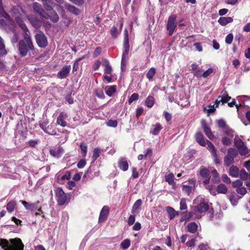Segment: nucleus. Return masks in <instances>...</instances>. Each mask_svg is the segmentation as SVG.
Returning a JSON list of instances; mask_svg holds the SVG:
<instances>
[{"mask_svg": "<svg viewBox=\"0 0 250 250\" xmlns=\"http://www.w3.org/2000/svg\"><path fill=\"white\" fill-rule=\"evenodd\" d=\"M124 47L125 50L124 51L121 62V68L123 70L126 65V61L128 58V54L129 49V45L126 44H124Z\"/></svg>", "mask_w": 250, "mask_h": 250, "instance_id": "4468645a", "label": "nucleus"}, {"mask_svg": "<svg viewBox=\"0 0 250 250\" xmlns=\"http://www.w3.org/2000/svg\"><path fill=\"white\" fill-rule=\"evenodd\" d=\"M206 145H207L208 148L211 154L216 152V149H215L214 145L210 141L206 140Z\"/></svg>", "mask_w": 250, "mask_h": 250, "instance_id": "37998d69", "label": "nucleus"}, {"mask_svg": "<svg viewBox=\"0 0 250 250\" xmlns=\"http://www.w3.org/2000/svg\"><path fill=\"white\" fill-rule=\"evenodd\" d=\"M80 148L83 152V156L85 157L87 153V146L85 145L82 144L80 145Z\"/></svg>", "mask_w": 250, "mask_h": 250, "instance_id": "6e6d98bb", "label": "nucleus"}, {"mask_svg": "<svg viewBox=\"0 0 250 250\" xmlns=\"http://www.w3.org/2000/svg\"><path fill=\"white\" fill-rule=\"evenodd\" d=\"M47 16L48 18L45 19H50L53 22H57L59 21V16L55 11H52L50 15L47 14Z\"/></svg>", "mask_w": 250, "mask_h": 250, "instance_id": "473e14b6", "label": "nucleus"}, {"mask_svg": "<svg viewBox=\"0 0 250 250\" xmlns=\"http://www.w3.org/2000/svg\"><path fill=\"white\" fill-rule=\"evenodd\" d=\"M189 182L191 184V185L188 186L187 185H184L183 186V191L186 192L188 195H189L191 192L192 188L195 186V180L191 179L189 180Z\"/></svg>", "mask_w": 250, "mask_h": 250, "instance_id": "aec40b11", "label": "nucleus"}, {"mask_svg": "<svg viewBox=\"0 0 250 250\" xmlns=\"http://www.w3.org/2000/svg\"><path fill=\"white\" fill-rule=\"evenodd\" d=\"M203 127L205 134L209 139H211L213 137V135L210 128L207 126L205 123H203Z\"/></svg>", "mask_w": 250, "mask_h": 250, "instance_id": "c85d7f7f", "label": "nucleus"}, {"mask_svg": "<svg viewBox=\"0 0 250 250\" xmlns=\"http://www.w3.org/2000/svg\"><path fill=\"white\" fill-rule=\"evenodd\" d=\"M16 203L15 201H11L9 202L6 205V209L9 212H13L16 207Z\"/></svg>", "mask_w": 250, "mask_h": 250, "instance_id": "7c9ffc66", "label": "nucleus"}, {"mask_svg": "<svg viewBox=\"0 0 250 250\" xmlns=\"http://www.w3.org/2000/svg\"><path fill=\"white\" fill-rule=\"evenodd\" d=\"M198 226L194 222H191L187 226V230L188 232L194 233L197 230Z\"/></svg>", "mask_w": 250, "mask_h": 250, "instance_id": "bb28decb", "label": "nucleus"}, {"mask_svg": "<svg viewBox=\"0 0 250 250\" xmlns=\"http://www.w3.org/2000/svg\"><path fill=\"white\" fill-rule=\"evenodd\" d=\"M68 116L66 113L64 112H61L57 118V124L60 125L62 127L66 126V123L65 120L67 119Z\"/></svg>", "mask_w": 250, "mask_h": 250, "instance_id": "dca6fc26", "label": "nucleus"}, {"mask_svg": "<svg viewBox=\"0 0 250 250\" xmlns=\"http://www.w3.org/2000/svg\"><path fill=\"white\" fill-rule=\"evenodd\" d=\"M135 221V215H130V216L129 217L128 219V222H127L129 226H131L134 223Z\"/></svg>", "mask_w": 250, "mask_h": 250, "instance_id": "680f3d73", "label": "nucleus"}, {"mask_svg": "<svg viewBox=\"0 0 250 250\" xmlns=\"http://www.w3.org/2000/svg\"><path fill=\"white\" fill-rule=\"evenodd\" d=\"M130 245V242L129 239H125L121 243V246L124 249H127Z\"/></svg>", "mask_w": 250, "mask_h": 250, "instance_id": "c03bdc74", "label": "nucleus"}, {"mask_svg": "<svg viewBox=\"0 0 250 250\" xmlns=\"http://www.w3.org/2000/svg\"><path fill=\"white\" fill-rule=\"evenodd\" d=\"M240 198V197L235 193H232L229 195V200L233 206L237 204L238 201Z\"/></svg>", "mask_w": 250, "mask_h": 250, "instance_id": "cd10ccee", "label": "nucleus"}, {"mask_svg": "<svg viewBox=\"0 0 250 250\" xmlns=\"http://www.w3.org/2000/svg\"><path fill=\"white\" fill-rule=\"evenodd\" d=\"M220 181V178L216 170L212 171V177L210 179V183H217Z\"/></svg>", "mask_w": 250, "mask_h": 250, "instance_id": "c756f323", "label": "nucleus"}, {"mask_svg": "<svg viewBox=\"0 0 250 250\" xmlns=\"http://www.w3.org/2000/svg\"><path fill=\"white\" fill-rule=\"evenodd\" d=\"M7 52L5 49V46L3 43L2 40L0 37V56L5 55Z\"/></svg>", "mask_w": 250, "mask_h": 250, "instance_id": "a19ab883", "label": "nucleus"}, {"mask_svg": "<svg viewBox=\"0 0 250 250\" xmlns=\"http://www.w3.org/2000/svg\"><path fill=\"white\" fill-rule=\"evenodd\" d=\"M50 154L55 158H59L63 152V149L62 147L59 146L55 147L50 149Z\"/></svg>", "mask_w": 250, "mask_h": 250, "instance_id": "2eb2a0df", "label": "nucleus"}, {"mask_svg": "<svg viewBox=\"0 0 250 250\" xmlns=\"http://www.w3.org/2000/svg\"><path fill=\"white\" fill-rule=\"evenodd\" d=\"M218 193L225 194L227 191V188L224 184L219 185L216 188Z\"/></svg>", "mask_w": 250, "mask_h": 250, "instance_id": "c9c22d12", "label": "nucleus"}, {"mask_svg": "<svg viewBox=\"0 0 250 250\" xmlns=\"http://www.w3.org/2000/svg\"><path fill=\"white\" fill-rule=\"evenodd\" d=\"M222 181L227 183V184H229L230 183V179L228 177V176L226 174H223L222 176Z\"/></svg>", "mask_w": 250, "mask_h": 250, "instance_id": "774afa93", "label": "nucleus"}, {"mask_svg": "<svg viewBox=\"0 0 250 250\" xmlns=\"http://www.w3.org/2000/svg\"><path fill=\"white\" fill-rule=\"evenodd\" d=\"M222 143L225 146H229L231 144V141L227 137H224L222 139Z\"/></svg>", "mask_w": 250, "mask_h": 250, "instance_id": "e2e57ef3", "label": "nucleus"}, {"mask_svg": "<svg viewBox=\"0 0 250 250\" xmlns=\"http://www.w3.org/2000/svg\"><path fill=\"white\" fill-rule=\"evenodd\" d=\"M142 201L141 199L137 200L133 204L131 212L133 214H138L140 210V207L142 205Z\"/></svg>", "mask_w": 250, "mask_h": 250, "instance_id": "412c9836", "label": "nucleus"}, {"mask_svg": "<svg viewBox=\"0 0 250 250\" xmlns=\"http://www.w3.org/2000/svg\"><path fill=\"white\" fill-rule=\"evenodd\" d=\"M102 65L105 67L104 71L105 73L111 74L112 72V67L109 64V62L106 59L103 61Z\"/></svg>", "mask_w": 250, "mask_h": 250, "instance_id": "b1692460", "label": "nucleus"}, {"mask_svg": "<svg viewBox=\"0 0 250 250\" xmlns=\"http://www.w3.org/2000/svg\"><path fill=\"white\" fill-rule=\"evenodd\" d=\"M238 155V151L235 148H229L228 150L227 154L224 157V165L229 166L234 163V158Z\"/></svg>", "mask_w": 250, "mask_h": 250, "instance_id": "20e7f679", "label": "nucleus"}, {"mask_svg": "<svg viewBox=\"0 0 250 250\" xmlns=\"http://www.w3.org/2000/svg\"><path fill=\"white\" fill-rule=\"evenodd\" d=\"M195 239H192L186 243V245L188 247H193L195 245Z\"/></svg>", "mask_w": 250, "mask_h": 250, "instance_id": "69168bd1", "label": "nucleus"}, {"mask_svg": "<svg viewBox=\"0 0 250 250\" xmlns=\"http://www.w3.org/2000/svg\"><path fill=\"white\" fill-rule=\"evenodd\" d=\"M65 6L68 11L76 15H78L80 13V10L73 5L67 3L65 4Z\"/></svg>", "mask_w": 250, "mask_h": 250, "instance_id": "393cba45", "label": "nucleus"}, {"mask_svg": "<svg viewBox=\"0 0 250 250\" xmlns=\"http://www.w3.org/2000/svg\"><path fill=\"white\" fill-rule=\"evenodd\" d=\"M167 211L169 215V218L170 219H173L177 214L175 210L171 207H167Z\"/></svg>", "mask_w": 250, "mask_h": 250, "instance_id": "58836bf2", "label": "nucleus"}, {"mask_svg": "<svg viewBox=\"0 0 250 250\" xmlns=\"http://www.w3.org/2000/svg\"><path fill=\"white\" fill-rule=\"evenodd\" d=\"M36 42L41 47H45L47 44V39L42 33H39L35 36Z\"/></svg>", "mask_w": 250, "mask_h": 250, "instance_id": "9d476101", "label": "nucleus"}, {"mask_svg": "<svg viewBox=\"0 0 250 250\" xmlns=\"http://www.w3.org/2000/svg\"><path fill=\"white\" fill-rule=\"evenodd\" d=\"M222 103V104H224V102H223V96H219L218 97L217 99L215 101V103L214 105H215V107H217L218 106V104Z\"/></svg>", "mask_w": 250, "mask_h": 250, "instance_id": "bf43d9fd", "label": "nucleus"}, {"mask_svg": "<svg viewBox=\"0 0 250 250\" xmlns=\"http://www.w3.org/2000/svg\"><path fill=\"white\" fill-rule=\"evenodd\" d=\"M12 12L15 15V21L22 30H27V28L23 21L24 12L23 9L19 6L14 7Z\"/></svg>", "mask_w": 250, "mask_h": 250, "instance_id": "7ed1b4c3", "label": "nucleus"}, {"mask_svg": "<svg viewBox=\"0 0 250 250\" xmlns=\"http://www.w3.org/2000/svg\"><path fill=\"white\" fill-rule=\"evenodd\" d=\"M106 125L110 127H116L118 125L116 120H109L106 123Z\"/></svg>", "mask_w": 250, "mask_h": 250, "instance_id": "de8ad7c7", "label": "nucleus"}, {"mask_svg": "<svg viewBox=\"0 0 250 250\" xmlns=\"http://www.w3.org/2000/svg\"><path fill=\"white\" fill-rule=\"evenodd\" d=\"M30 49L25 41L20 40L19 42V51L20 54L21 56H25L29 50H32Z\"/></svg>", "mask_w": 250, "mask_h": 250, "instance_id": "1a4fd4ad", "label": "nucleus"}, {"mask_svg": "<svg viewBox=\"0 0 250 250\" xmlns=\"http://www.w3.org/2000/svg\"><path fill=\"white\" fill-rule=\"evenodd\" d=\"M176 18L177 16L175 14L170 15L168 18L167 22V30L168 31V34L170 36L173 34L175 30V29L176 27Z\"/></svg>", "mask_w": 250, "mask_h": 250, "instance_id": "39448f33", "label": "nucleus"}, {"mask_svg": "<svg viewBox=\"0 0 250 250\" xmlns=\"http://www.w3.org/2000/svg\"><path fill=\"white\" fill-rule=\"evenodd\" d=\"M213 72V69L212 68H208L207 70L205 71L202 74V77L204 78L208 77L210 74Z\"/></svg>", "mask_w": 250, "mask_h": 250, "instance_id": "4d7b16f0", "label": "nucleus"}, {"mask_svg": "<svg viewBox=\"0 0 250 250\" xmlns=\"http://www.w3.org/2000/svg\"><path fill=\"white\" fill-rule=\"evenodd\" d=\"M86 165V162L84 160H81L77 164V167L80 168H83Z\"/></svg>", "mask_w": 250, "mask_h": 250, "instance_id": "338daca9", "label": "nucleus"}, {"mask_svg": "<svg viewBox=\"0 0 250 250\" xmlns=\"http://www.w3.org/2000/svg\"><path fill=\"white\" fill-rule=\"evenodd\" d=\"M199 250H208V246L207 244L201 243L198 246Z\"/></svg>", "mask_w": 250, "mask_h": 250, "instance_id": "0e129e2a", "label": "nucleus"}, {"mask_svg": "<svg viewBox=\"0 0 250 250\" xmlns=\"http://www.w3.org/2000/svg\"><path fill=\"white\" fill-rule=\"evenodd\" d=\"M139 99V95L137 93H133L131 95L128 99L129 104L132 103L133 102Z\"/></svg>", "mask_w": 250, "mask_h": 250, "instance_id": "3c124183", "label": "nucleus"}, {"mask_svg": "<svg viewBox=\"0 0 250 250\" xmlns=\"http://www.w3.org/2000/svg\"><path fill=\"white\" fill-rule=\"evenodd\" d=\"M0 246L4 250H23L24 245L20 238L11 239L8 241L6 239L0 240Z\"/></svg>", "mask_w": 250, "mask_h": 250, "instance_id": "f257e3e1", "label": "nucleus"}, {"mask_svg": "<svg viewBox=\"0 0 250 250\" xmlns=\"http://www.w3.org/2000/svg\"><path fill=\"white\" fill-rule=\"evenodd\" d=\"M162 128L163 127L160 124L157 123L152 126L150 133L154 135H157Z\"/></svg>", "mask_w": 250, "mask_h": 250, "instance_id": "5701e85b", "label": "nucleus"}, {"mask_svg": "<svg viewBox=\"0 0 250 250\" xmlns=\"http://www.w3.org/2000/svg\"><path fill=\"white\" fill-rule=\"evenodd\" d=\"M234 144L235 146L237 147L238 149L245 145L244 142L241 140H237L234 141Z\"/></svg>", "mask_w": 250, "mask_h": 250, "instance_id": "052dcab7", "label": "nucleus"}, {"mask_svg": "<svg viewBox=\"0 0 250 250\" xmlns=\"http://www.w3.org/2000/svg\"><path fill=\"white\" fill-rule=\"evenodd\" d=\"M118 166L119 168L122 170L125 171H126L128 168V164L127 162L126 158H121L119 159L118 163Z\"/></svg>", "mask_w": 250, "mask_h": 250, "instance_id": "6ab92c4d", "label": "nucleus"}, {"mask_svg": "<svg viewBox=\"0 0 250 250\" xmlns=\"http://www.w3.org/2000/svg\"><path fill=\"white\" fill-rule=\"evenodd\" d=\"M233 21L231 17H221L219 19L218 22L222 25H226L228 23H231Z\"/></svg>", "mask_w": 250, "mask_h": 250, "instance_id": "a878e982", "label": "nucleus"}, {"mask_svg": "<svg viewBox=\"0 0 250 250\" xmlns=\"http://www.w3.org/2000/svg\"><path fill=\"white\" fill-rule=\"evenodd\" d=\"M191 70L193 71L194 76L198 78H201L202 69L199 67L198 65L196 63H194L191 64Z\"/></svg>", "mask_w": 250, "mask_h": 250, "instance_id": "f3484780", "label": "nucleus"}, {"mask_svg": "<svg viewBox=\"0 0 250 250\" xmlns=\"http://www.w3.org/2000/svg\"><path fill=\"white\" fill-rule=\"evenodd\" d=\"M24 32L23 34V41H25L27 45H28L29 48L30 49H34V46L33 43L32 42L30 37L28 34V29H27V31L23 30Z\"/></svg>", "mask_w": 250, "mask_h": 250, "instance_id": "a211bd4d", "label": "nucleus"}, {"mask_svg": "<svg viewBox=\"0 0 250 250\" xmlns=\"http://www.w3.org/2000/svg\"><path fill=\"white\" fill-rule=\"evenodd\" d=\"M209 208L208 203L205 199H201L200 203L197 205L194 209L196 213H201L207 211Z\"/></svg>", "mask_w": 250, "mask_h": 250, "instance_id": "0eeeda50", "label": "nucleus"}, {"mask_svg": "<svg viewBox=\"0 0 250 250\" xmlns=\"http://www.w3.org/2000/svg\"><path fill=\"white\" fill-rule=\"evenodd\" d=\"M239 169L235 166H232L229 168V175L234 177H236L238 175Z\"/></svg>", "mask_w": 250, "mask_h": 250, "instance_id": "f704fd0d", "label": "nucleus"}, {"mask_svg": "<svg viewBox=\"0 0 250 250\" xmlns=\"http://www.w3.org/2000/svg\"><path fill=\"white\" fill-rule=\"evenodd\" d=\"M156 73V70L154 67H151L148 71L146 74V77L149 80L151 81L153 79V76Z\"/></svg>", "mask_w": 250, "mask_h": 250, "instance_id": "4c0bfd02", "label": "nucleus"}, {"mask_svg": "<svg viewBox=\"0 0 250 250\" xmlns=\"http://www.w3.org/2000/svg\"><path fill=\"white\" fill-rule=\"evenodd\" d=\"M217 125L219 127L225 129L227 126L225 121L223 119H220L217 121Z\"/></svg>", "mask_w": 250, "mask_h": 250, "instance_id": "8fccbe9b", "label": "nucleus"}, {"mask_svg": "<svg viewBox=\"0 0 250 250\" xmlns=\"http://www.w3.org/2000/svg\"><path fill=\"white\" fill-rule=\"evenodd\" d=\"M71 66L65 65L62 67V68L57 73V77L59 79H63L66 78L70 71Z\"/></svg>", "mask_w": 250, "mask_h": 250, "instance_id": "ddd939ff", "label": "nucleus"}, {"mask_svg": "<svg viewBox=\"0 0 250 250\" xmlns=\"http://www.w3.org/2000/svg\"><path fill=\"white\" fill-rule=\"evenodd\" d=\"M221 96L223 97V102L224 103L228 102L231 99V97L228 95L226 91H223Z\"/></svg>", "mask_w": 250, "mask_h": 250, "instance_id": "09e8293b", "label": "nucleus"}, {"mask_svg": "<svg viewBox=\"0 0 250 250\" xmlns=\"http://www.w3.org/2000/svg\"><path fill=\"white\" fill-rule=\"evenodd\" d=\"M116 86L115 85L106 86L105 87L106 94L109 96H111L116 91Z\"/></svg>", "mask_w": 250, "mask_h": 250, "instance_id": "72a5a7b5", "label": "nucleus"}, {"mask_svg": "<svg viewBox=\"0 0 250 250\" xmlns=\"http://www.w3.org/2000/svg\"><path fill=\"white\" fill-rule=\"evenodd\" d=\"M174 175L172 173H170L165 176V180L170 185H174L175 183L174 181Z\"/></svg>", "mask_w": 250, "mask_h": 250, "instance_id": "e433bc0d", "label": "nucleus"}, {"mask_svg": "<svg viewBox=\"0 0 250 250\" xmlns=\"http://www.w3.org/2000/svg\"><path fill=\"white\" fill-rule=\"evenodd\" d=\"M109 212V208L107 206H104L101 210L99 217V222H104L107 218Z\"/></svg>", "mask_w": 250, "mask_h": 250, "instance_id": "9b49d317", "label": "nucleus"}, {"mask_svg": "<svg viewBox=\"0 0 250 250\" xmlns=\"http://www.w3.org/2000/svg\"><path fill=\"white\" fill-rule=\"evenodd\" d=\"M196 141L202 146H205L206 140H205L203 134L200 132H198L195 135Z\"/></svg>", "mask_w": 250, "mask_h": 250, "instance_id": "4be33fe9", "label": "nucleus"}, {"mask_svg": "<svg viewBox=\"0 0 250 250\" xmlns=\"http://www.w3.org/2000/svg\"><path fill=\"white\" fill-rule=\"evenodd\" d=\"M240 177L242 180H247L248 179V174L244 170H241Z\"/></svg>", "mask_w": 250, "mask_h": 250, "instance_id": "5fc2aeb1", "label": "nucleus"}, {"mask_svg": "<svg viewBox=\"0 0 250 250\" xmlns=\"http://www.w3.org/2000/svg\"><path fill=\"white\" fill-rule=\"evenodd\" d=\"M21 204L24 206L26 209L30 210L31 211L38 210L42 213L41 208L39 207L38 205L40 203L39 201H37L35 203H29L25 201H21Z\"/></svg>", "mask_w": 250, "mask_h": 250, "instance_id": "6e6552de", "label": "nucleus"}, {"mask_svg": "<svg viewBox=\"0 0 250 250\" xmlns=\"http://www.w3.org/2000/svg\"><path fill=\"white\" fill-rule=\"evenodd\" d=\"M155 103V99L152 96H148L146 100V104L148 108L152 107Z\"/></svg>", "mask_w": 250, "mask_h": 250, "instance_id": "2f4dec72", "label": "nucleus"}, {"mask_svg": "<svg viewBox=\"0 0 250 250\" xmlns=\"http://www.w3.org/2000/svg\"><path fill=\"white\" fill-rule=\"evenodd\" d=\"M33 8L35 12L39 14L41 17L44 18H48L47 13L42 8L41 5L37 2L33 4Z\"/></svg>", "mask_w": 250, "mask_h": 250, "instance_id": "f8f14e48", "label": "nucleus"}, {"mask_svg": "<svg viewBox=\"0 0 250 250\" xmlns=\"http://www.w3.org/2000/svg\"><path fill=\"white\" fill-rule=\"evenodd\" d=\"M110 33L113 38H116L120 34V31H119L115 26H113L110 30Z\"/></svg>", "mask_w": 250, "mask_h": 250, "instance_id": "ea45409f", "label": "nucleus"}, {"mask_svg": "<svg viewBox=\"0 0 250 250\" xmlns=\"http://www.w3.org/2000/svg\"><path fill=\"white\" fill-rule=\"evenodd\" d=\"M239 154L242 156H245L248 153V149L245 145H244L238 149Z\"/></svg>", "mask_w": 250, "mask_h": 250, "instance_id": "79ce46f5", "label": "nucleus"}, {"mask_svg": "<svg viewBox=\"0 0 250 250\" xmlns=\"http://www.w3.org/2000/svg\"><path fill=\"white\" fill-rule=\"evenodd\" d=\"M200 176L203 179L202 183L205 186L206 188L208 190L209 192L212 195H215V189L211 183H210V173L209 170L205 168H201L199 172Z\"/></svg>", "mask_w": 250, "mask_h": 250, "instance_id": "f03ea898", "label": "nucleus"}, {"mask_svg": "<svg viewBox=\"0 0 250 250\" xmlns=\"http://www.w3.org/2000/svg\"><path fill=\"white\" fill-rule=\"evenodd\" d=\"M27 18L33 25H36V23L38 22L37 18L33 15H28Z\"/></svg>", "mask_w": 250, "mask_h": 250, "instance_id": "49530a36", "label": "nucleus"}, {"mask_svg": "<svg viewBox=\"0 0 250 250\" xmlns=\"http://www.w3.org/2000/svg\"><path fill=\"white\" fill-rule=\"evenodd\" d=\"M236 191L238 194H240L242 195H245L247 192V190L246 188L244 187H240L237 188L236 189Z\"/></svg>", "mask_w": 250, "mask_h": 250, "instance_id": "13d9d810", "label": "nucleus"}, {"mask_svg": "<svg viewBox=\"0 0 250 250\" xmlns=\"http://www.w3.org/2000/svg\"><path fill=\"white\" fill-rule=\"evenodd\" d=\"M180 205V208L181 210H185L187 209V206L186 204V200L185 198H182L181 199Z\"/></svg>", "mask_w": 250, "mask_h": 250, "instance_id": "603ef678", "label": "nucleus"}, {"mask_svg": "<svg viewBox=\"0 0 250 250\" xmlns=\"http://www.w3.org/2000/svg\"><path fill=\"white\" fill-rule=\"evenodd\" d=\"M100 152L101 149L98 148H96L94 149L93 154L92 156V159L93 161H95L99 157Z\"/></svg>", "mask_w": 250, "mask_h": 250, "instance_id": "a18cd8bd", "label": "nucleus"}, {"mask_svg": "<svg viewBox=\"0 0 250 250\" xmlns=\"http://www.w3.org/2000/svg\"><path fill=\"white\" fill-rule=\"evenodd\" d=\"M57 201L59 205H63L67 201L68 198L65 193L61 188H58L56 190Z\"/></svg>", "mask_w": 250, "mask_h": 250, "instance_id": "423d86ee", "label": "nucleus"}, {"mask_svg": "<svg viewBox=\"0 0 250 250\" xmlns=\"http://www.w3.org/2000/svg\"><path fill=\"white\" fill-rule=\"evenodd\" d=\"M233 39V36L232 34L230 33L228 34L225 39V42L228 44H231Z\"/></svg>", "mask_w": 250, "mask_h": 250, "instance_id": "864d4df0", "label": "nucleus"}]
</instances>
